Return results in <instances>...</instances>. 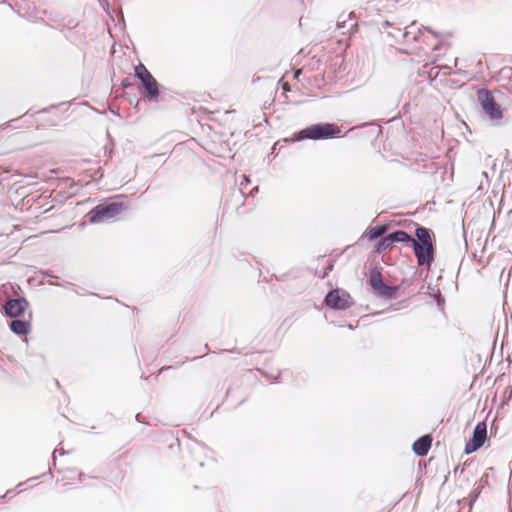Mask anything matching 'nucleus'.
<instances>
[{
	"mask_svg": "<svg viewBox=\"0 0 512 512\" xmlns=\"http://www.w3.org/2000/svg\"><path fill=\"white\" fill-rule=\"evenodd\" d=\"M370 286L373 289V292L379 296L386 299H390L394 296L396 292V287L394 286H388L382 281L381 273L378 271H375L371 273L370 280H369Z\"/></svg>",
	"mask_w": 512,
	"mask_h": 512,
	"instance_id": "obj_6",
	"label": "nucleus"
},
{
	"mask_svg": "<svg viewBox=\"0 0 512 512\" xmlns=\"http://www.w3.org/2000/svg\"><path fill=\"white\" fill-rule=\"evenodd\" d=\"M125 209L122 202L108 200L98 204L89 213V221L91 223H102L106 220L112 219L120 214Z\"/></svg>",
	"mask_w": 512,
	"mask_h": 512,
	"instance_id": "obj_3",
	"label": "nucleus"
},
{
	"mask_svg": "<svg viewBox=\"0 0 512 512\" xmlns=\"http://www.w3.org/2000/svg\"><path fill=\"white\" fill-rule=\"evenodd\" d=\"M300 73H301V70H297V71L295 72V78L299 77Z\"/></svg>",
	"mask_w": 512,
	"mask_h": 512,
	"instance_id": "obj_20",
	"label": "nucleus"
},
{
	"mask_svg": "<svg viewBox=\"0 0 512 512\" xmlns=\"http://www.w3.org/2000/svg\"><path fill=\"white\" fill-rule=\"evenodd\" d=\"M392 243L396 242H407L412 243L413 237L410 236L407 232L398 230L388 235Z\"/></svg>",
	"mask_w": 512,
	"mask_h": 512,
	"instance_id": "obj_14",
	"label": "nucleus"
},
{
	"mask_svg": "<svg viewBox=\"0 0 512 512\" xmlns=\"http://www.w3.org/2000/svg\"><path fill=\"white\" fill-rule=\"evenodd\" d=\"M143 87L145 88V97L149 101H155L159 97V88H158V82L156 79L151 75L146 79H142L141 81Z\"/></svg>",
	"mask_w": 512,
	"mask_h": 512,
	"instance_id": "obj_10",
	"label": "nucleus"
},
{
	"mask_svg": "<svg viewBox=\"0 0 512 512\" xmlns=\"http://www.w3.org/2000/svg\"><path fill=\"white\" fill-rule=\"evenodd\" d=\"M413 249L419 266L427 265L430 266L434 260V248L433 244L419 245L415 239L412 241Z\"/></svg>",
	"mask_w": 512,
	"mask_h": 512,
	"instance_id": "obj_8",
	"label": "nucleus"
},
{
	"mask_svg": "<svg viewBox=\"0 0 512 512\" xmlns=\"http://www.w3.org/2000/svg\"><path fill=\"white\" fill-rule=\"evenodd\" d=\"M392 244L393 243L391 242L390 238L386 236L378 243L377 252L382 253L383 251L391 248Z\"/></svg>",
	"mask_w": 512,
	"mask_h": 512,
	"instance_id": "obj_17",
	"label": "nucleus"
},
{
	"mask_svg": "<svg viewBox=\"0 0 512 512\" xmlns=\"http://www.w3.org/2000/svg\"><path fill=\"white\" fill-rule=\"evenodd\" d=\"M152 74L147 70V68L142 64V63H139L136 67H135V76L140 80L142 81V79H146L148 78L149 76H151Z\"/></svg>",
	"mask_w": 512,
	"mask_h": 512,
	"instance_id": "obj_15",
	"label": "nucleus"
},
{
	"mask_svg": "<svg viewBox=\"0 0 512 512\" xmlns=\"http://www.w3.org/2000/svg\"><path fill=\"white\" fill-rule=\"evenodd\" d=\"M341 132L336 124L318 123L311 125L297 133L296 140H322L337 136Z\"/></svg>",
	"mask_w": 512,
	"mask_h": 512,
	"instance_id": "obj_2",
	"label": "nucleus"
},
{
	"mask_svg": "<svg viewBox=\"0 0 512 512\" xmlns=\"http://www.w3.org/2000/svg\"><path fill=\"white\" fill-rule=\"evenodd\" d=\"M28 306L29 303L25 298L9 299L4 305V311L7 316L16 318L21 316Z\"/></svg>",
	"mask_w": 512,
	"mask_h": 512,
	"instance_id": "obj_9",
	"label": "nucleus"
},
{
	"mask_svg": "<svg viewBox=\"0 0 512 512\" xmlns=\"http://www.w3.org/2000/svg\"><path fill=\"white\" fill-rule=\"evenodd\" d=\"M416 242H419V245H429L433 244L432 238L430 235V230L425 227H418L415 231Z\"/></svg>",
	"mask_w": 512,
	"mask_h": 512,
	"instance_id": "obj_13",
	"label": "nucleus"
},
{
	"mask_svg": "<svg viewBox=\"0 0 512 512\" xmlns=\"http://www.w3.org/2000/svg\"><path fill=\"white\" fill-rule=\"evenodd\" d=\"M59 452L60 454H64V451L62 448H56L53 452V459L55 460V454Z\"/></svg>",
	"mask_w": 512,
	"mask_h": 512,
	"instance_id": "obj_18",
	"label": "nucleus"
},
{
	"mask_svg": "<svg viewBox=\"0 0 512 512\" xmlns=\"http://www.w3.org/2000/svg\"><path fill=\"white\" fill-rule=\"evenodd\" d=\"M385 232H386V227L385 226L373 227L369 231V238L371 240L378 239V238L382 237L385 234Z\"/></svg>",
	"mask_w": 512,
	"mask_h": 512,
	"instance_id": "obj_16",
	"label": "nucleus"
},
{
	"mask_svg": "<svg viewBox=\"0 0 512 512\" xmlns=\"http://www.w3.org/2000/svg\"><path fill=\"white\" fill-rule=\"evenodd\" d=\"M442 42H439L437 43L436 45L433 46V50L437 51V50H440L442 48Z\"/></svg>",
	"mask_w": 512,
	"mask_h": 512,
	"instance_id": "obj_19",
	"label": "nucleus"
},
{
	"mask_svg": "<svg viewBox=\"0 0 512 512\" xmlns=\"http://www.w3.org/2000/svg\"><path fill=\"white\" fill-rule=\"evenodd\" d=\"M432 438L430 435H424L420 438H418L413 443V451L417 456H426L429 452V449L431 447Z\"/></svg>",
	"mask_w": 512,
	"mask_h": 512,
	"instance_id": "obj_11",
	"label": "nucleus"
},
{
	"mask_svg": "<svg viewBox=\"0 0 512 512\" xmlns=\"http://www.w3.org/2000/svg\"><path fill=\"white\" fill-rule=\"evenodd\" d=\"M325 303L328 307L336 310L349 308L353 302L351 296L344 290H331L325 297Z\"/></svg>",
	"mask_w": 512,
	"mask_h": 512,
	"instance_id": "obj_5",
	"label": "nucleus"
},
{
	"mask_svg": "<svg viewBox=\"0 0 512 512\" xmlns=\"http://www.w3.org/2000/svg\"><path fill=\"white\" fill-rule=\"evenodd\" d=\"M487 438V427L485 422H479L473 431L472 438L465 445V453L469 454L478 450Z\"/></svg>",
	"mask_w": 512,
	"mask_h": 512,
	"instance_id": "obj_7",
	"label": "nucleus"
},
{
	"mask_svg": "<svg viewBox=\"0 0 512 512\" xmlns=\"http://www.w3.org/2000/svg\"><path fill=\"white\" fill-rule=\"evenodd\" d=\"M9 327L11 331L17 335H26L30 331V323L24 320H12Z\"/></svg>",
	"mask_w": 512,
	"mask_h": 512,
	"instance_id": "obj_12",
	"label": "nucleus"
},
{
	"mask_svg": "<svg viewBox=\"0 0 512 512\" xmlns=\"http://www.w3.org/2000/svg\"><path fill=\"white\" fill-rule=\"evenodd\" d=\"M477 100L483 111L489 115L491 120L499 121L502 118L500 106L496 103L491 93L486 89L477 92Z\"/></svg>",
	"mask_w": 512,
	"mask_h": 512,
	"instance_id": "obj_4",
	"label": "nucleus"
},
{
	"mask_svg": "<svg viewBox=\"0 0 512 512\" xmlns=\"http://www.w3.org/2000/svg\"><path fill=\"white\" fill-rule=\"evenodd\" d=\"M244 180L248 183L249 182V179L247 176H243Z\"/></svg>",
	"mask_w": 512,
	"mask_h": 512,
	"instance_id": "obj_21",
	"label": "nucleus"
},
{
	"mask_svg": "<svg viewBox=\"0 0 512 512\" xmlns=\"http://www.w3.org/2000/svg\"><path fill=\"white\" fill-rule=\"evenodd\" d=\"M382 26L383 29H390L387 31L388 36L399 43H412L418 41L423 36V31L429 32L436 39H439L441 36L440 33L433 31L429 27H419L415 21H412L409 25L404 27L401 25H395V23L390 21H385Z\"/></svg>",
	"mask_w": 512,
	"mask_h": 512,
	"instance_id": "obj_1",
	"label": "nucleus"
}]
</instances>
